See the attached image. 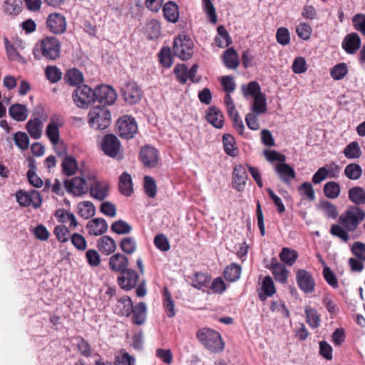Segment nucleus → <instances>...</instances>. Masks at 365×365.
<instances>
[{
	"label": "nucleus",
	"instance_id": "nucleus-1",
	"mask_svg": "<svg viewBox=\"0 0 365 365\" xmlns=\"http://www.w3.org/2000/svg\"><path fill=\"white\" fill-rule=\"evenodd\" d=\"M79 174V176L65 180L66 190L76 196L87 193L91 188V183L96 178L95 173L87 169H81Z\"/></svg>",
	"mask_w": 365,
	"mask_h": 365
},
{
	"label": "nucleus",
	"instance_id": "nucleus-2",
	"mask_svg": "<svg viewBox=\"0 0 365 365\" xmlns=\"http://www.w3.org/2000/svg\"><path fill=\"white\" fill-rule=\"evenodd\" d=\"M200 344L212 353H220L225 349V344L217 331L210 328H202L196 333Z\"/></svg>",
	"mask_w": 365,
	"mask_h": 365
},
{
	"label": "nucleus",
	"instance_id": "nucleus-3",
	"mask_svg": "<svg viewBox=\"0 0 365 365\" xmlns=\"http://www.w3.org/2000/svg\"><path fill=\"white\" fill-rule=\"evenodd\" d=\"M365 220V211L359 206H349L339 216V223L347 231L355 232Z\"/></svg>",
	"mask_w": 365,
	"mask_h": 365
},
{
	"label": "nucleus",
	"instance_id": "nucleus-4",
	"mask_svg": "<svg viewBox=\"0 0 365 365\" xmlns=\"http://www.w3.org/2000/svg\"><path fill=\"white\" fill-rule=\"evenodd\" d=\"M88 123L96 130H104L110 125V112L105 107L95 106L88 113Z\"/></svg>",
	"mask_w": 365,
	"mask_h": 365
},
{
	"label": "nucleus",
	"instance_id": "nucleus-5",
	"mask_svg": "<svg viewBox=\"0 0 365 365\" xmlns=\"http://www.w3.org/2000/svg\"><path fill=\"white\" fill-rule=\"evenodd\" d=\"M40 53L44 58L55 61L61 54V42L55 36H46L40 43Z\"/></svg>",
	"mask_w": 365,
	"mask_h": 365
},
{
	"label": "nucleus",
	"instance_id": "nucleus-6",
	"mask_svg": "<svg viewBox=\"0 0 365 365\" xmlns=\"http://www.w3.org/2000/svg\"><path fill=\"white\" fill-rule=\"evenodd\" d=\"M73 99L78 107L86 108L96 102V88L92 89L87 85L78 86L73 93Z\"/></svg>",
	"mask_w": 365,
	"mask_h": 365
},
{
	"label": "nucleus",
	"instance_id": "nucleus-7",
	"mask_svg": "<svg viewBox=\"0 0 365 365\" xmlns=\"http://www.w3.org/2000/svg\"><path fill=\"white\" fill-rule=\"evenodd\" d=\"M101 149L109 157L118 160L123 158L120 143L113 134H108L103 137L101 142Z\"/></svg>",
	"mask_w": 365,
	"mask_h": 365
},
{
	"label": "nucleus",
	"instance_id": "nucleus-8",
	"mask_svg": "<svg viewBox=\"0 0 365 365\" xmlns=\"http://www.w3.org/2000/svg\"><path fill=\"white\" fill-rule=\"evenodd\" d=\"M191 39L186 36H179L175 38L173 43V53L175 56L185 61L191 58L193 50Z\"/></svg>",
	"mask_w": 365,
	"mask_h": 365
},
{
	"label": "nucleus",
	"instance_id": "nucleus-9",
	"mask_svg": "<svg viewBox=\"0 0 365 365\" xmlns=\"http://www.w3.org/2000/svg\"><path fill=\"white\" fill-rule=\"evenodd\" d=\"M116 127L119 135L125 139H131L138 131V125L134 118L129 115H123L120 118Z\"/></svg>",
	"mask_w": 365,
	"mask_h": 365
},
{
	"label": "nucleus",
	"instance_id": "nucleus-10",
	"mask_svg": "<svg viewBox=\"0 0 365 365\" xmlns=\"http://www.w3.org/2000/svg\"><path fill=\"white\" fill-rule=\"evenodd\" d=\"M120 91L125 101L130 104L137 103L141 99V89L134 81L125 82L121 86Z\"/></svg>",
	"mask_w": 365,
	"mask_h": 365
},
{
	"label": "nucleus",
	"instance_id": "nucleus-11",
	"mask_svg": "<svg viewBox=\"0 0 365 365\" xmlns=\"http://www.w3.org/2000/svg\"><path fill=\"white\" fill-rule=\"evenodd\" d=\"M16 197L17 202L23 207L32 205L34 208H38L42 202L40 193L35 190L29 192L19 190L16 192Z\"/></svg>",
	"mask_w": 365,
	"mask_h": 365
},
{
	"label": "nucleus",
	"instance_id": "nucleus-12",
	"mask_svg": "<svg viewBox=\"0 0 365 365\" xmlns=\"http://www.w3.org/2000/svg\"><path fill=\"white\" fill-rule=\"evenodd\" d=\"M46 27L54 34L59 35L63 34L67 27L65 16L59 13L49 14L46 19Z\"/></svg>",
	"mask_w": 365,
	"mask_h": 365
},
{
	"label": "nucleus",
	"instance_id": "nucleus-13",
	"mask_svg": "<svg viewBox=\"0 0 365 365\" xmlns=\"http://www.w3.org/2000/svg\"><path fill=\"white\" fill-rule=\"evenodd\" d=\"M96 101L105 105H112L117 98L116 92L113 88L106 85H99L96 87Z\"/></svg>",
	"mask_w": 365,
	"mask_h": 365
},
{
	"label": "nucleus",
	"instance_id": "nucleus-14",
	"mask_svg": "<svg viewBox=\"0 0 365 365\" xmlns=\"http://www.w3.org/2000/svg\"><path fill=\"white\" fill-rule=\"evenodd\" d=\"M63 122L61 118L58 115H53L50 118V122L46 129V135L50 140L52 145H55L60 140L59 128L61 127Z\"/></svg>",
	"mask_w": 365,
	"mask_h": 365
},
{
	"label": "nucleus",
	"instance_id": "nucleus-15",
	"mask_svg": "<svg viewBox=\"0 0 365 365\" xmlns=\"http://www.w3.org/2000/svg\"><path fill=\"white\" fill-rule=\"evenodd\" d=\"M297 283L305 293H312L314 291L315 282L312 274L305 269H299L296 274Z\"/></svg>",
	"mask_w": 365,
	"mask_h": 365
},
{
	"label": "nucleus",
	"instance_id": "nucleus-16",
	"mask_svg": "<svg viewBox=\"0 0 365 365\" xmlns=\"http://www.w3.org/2000/svg\"><path fill=\"white\" fill-rule=\"evenodd\" d=\"M138 280V274L132 269H126L123 271L118 278L119 286L125 290H130L135 287Z\"/></svg>",
	"mask_w": 365,
	"mask_h": 365
},
{
	"label": "nucleus",
	"instance_id": "nucleus-17",
	"mask_svg": "<svg viewBox=\"0 0 365 365\" xmlns=\"http://www.w3.org/2000/svg\"><path fill=\"white\" fill-rule=\"evenodd\" d=\"M274 169L280 180L285 185H289L296 178L294 169L285 162L275 164Z\"/></svg>",
	"mask_w": 365,
	"mask_h": 365
},
{
	"label": "nucleus",
	"instance_id": "nucleus-18",
	"mask_svg": "<svg viewBox=\"0 0 365 365\" xmlns=\"http://www.w3.org/2000/svg\"><path fill=\"white\" fill-rule=\"evenodd\" d=\"M140 159L145 167L154 168L159 160L158 150L152 146L146 145L141 149Z\"/></svg>",
	"mask_w": 365,
	"mask_h": 365
},
{
	"label": "nucleus",
	"instance_id": "nucleus-19",
	"mask_svg": "<svg viewBox=\"0 0 365 365\" xmlns=\"http://www.w3.org/2000/svg\"><path fill=\"white\" fill-rule=\"evenodd\" d=\"M232 187L237 191L241 192L245 189L248 175L245 166L236 165L232 172Z\"/></svg>",
	"mask_w": 365,
	"mask_h": 365
},
{
	"label": "nucleus",
	"instance_id": "nucleus-20",
	"mask_svg": "<svg viewBox=\"0 0 365 365\" xmlns=\"http://www.w3.org/2000/svg\"><path fill=\"white\" fill-rule=\"evenodd\" d=\"M361 46V38L356 33L346 35L342 42V48L349 54L355 53Z\"/></svg>",
	"mask_w": 365,
	"mask_h": 365
},
{
	"label": "nucleus",
	"instance_id": "nucleus-21",
	"mask_svg": "<svg viewBox=\"0 0 365 365\" xmlns=\"http://www.w3.org/2000/svg\"><path fill=\"white\" fill-rule=\"evenodd\" d=\"M271 269L274 279L282 284H285L288 278V270L284 265L279 263L277 259L273 258L269 266L267 267Z\"/></svg>",
	"mask_w": 365,
	"mask_h": 365
},
{
	"label": "nucleus",
	"instance_id": "nucleus-22",
	"mask_svg": "<svg viewBox=\"0 0 365 365\" xmlns=\"http://www.w3.org/2000/svg\"><path fill=\"white\" fill-rule=\"evenodd\" d=\"M129 261L127 257L120 253L112 255L109 259L110 268L116 272H122L128 269Z\"/></svg>",
	"mask_w": 365,
	"mask_h": 365
},
{
	"label": "nucleus",
	"instance_id": "nucleus-23",
	"mask_svg": "<svg viewBox=\"0 0 365 365\" xmlns=\"http://www.w3.org/2000/svg\"><path fill=\"white\" fill-rule=\"evenodd\" d=\"M87 229L91 235H101L108 230V225L103 218H95L87 224Z\"/></svg>",
	"mask_w": 365,
	"mask_h": 365
},
{
	"label": "nucleus",
	"instance_id": "nucleus-24",
	"mask_svg": "<svg viewBox=\"0 0 365 365\" xmlns=\"http://www.w3.org/2000/svg\"><path fill=\"white\" fill-rule=\"evenodd\" d=\"M132 322L137 325L144 324L147 315V307L145 303L140 302L135 306H132L131 308Z\"/></svg>",
	"mask_w": 365,
	"mask_h": 365
},
{
	"label": "nucleus",
	"instance_id": "nucleus-25",
	"mask_svg": "<svg viewBox=\"0 0 365 365\" xmlns=\"http://www.w3.org/2000/svg\"><path fill=\"white\" fill-rule=\"evenodd\" d=\"M91 195L96 199L103 200L108 195V186L106 183L101 182L96 179L91 183L89 189Z\"/></svg>",
	"mask_w": 365,
	"mask_h": 365
},
{
	"label": "nucleus",
	"instance_id": "nucleus-26",
	"mask_svg": "<svg viewBox=\"0 0 365 365\" xmlns=\"http://www.w3.org/2000/svg\"><path fill=\"white\" fill-rule=\"evenodd\" d=\"M97 247L103 255H109L116 250V244L113 238L105 235L97 241Z\"/></svg>",
	"mask_w": 365,
	"mask_h": 365
},
{
	"label": "nucleus",
	"instance_id": "nucleus-27",
	"mask_svg": "<svg viewBox=\"0 0 365 365\" xmlns=\"http://www.w3.org/2000/svg\"><path fill=\"white\" fill-rule=\"evenodd\" d=\"M132 306L131 299L125 296L118 300L114 312L118 315L128 317L131 314Z\"/></svg>",
	"mask_w": 365,
	"mask_h": 365
},
{
	"label": "nucleus",
	"instance_id": "nucleus-28",
	"mask_svg": "<svg viewBox=\"0 0 365 365\" xmlns=\"http://www.w3.org/2000/svg\"><path fill=\"white\" fill-rule=\"evenodd\" d=\"M207 120L216 128H221L224 125L223 115L216 107H210L206 114Z\"/></svg>",
	"mask_w": 365,
	"mask_h": 365
},
{
	"label": "nucleus",
	"instance_id": "nucleus-29",
	"mask_svg": "<svg viewBox=\"0 0 365 365\" xmlns=\"http://www.w3.org/2000/svg\"><path fill=\"white\" fill-rule=\"evenodd\" d=\"M119 190L121 194L130 196L133 193V181L130 174L126 172L122 173L119 178Z\"/></svg>",
	"mask_w": 365,
	"mask_h": 365
},
{
	"label": "nucleus",
	"instance_id": "nucleus-30",
	"mask_svg": "<svg viewBox=\"0 0 365 365\" xmlns=\"http://www.w3.org/2000/svg\"><path fill=\"white\" fill-rule=\"evenodd\" d=\"M9 113L16 121L25 120L29 115L26 106L19 103L12 105L9 109Z\"/></svg>",
	"mask_w": 365,
	"mask_h": 365
},
{
	"label": "nucleus",
	"instance_id": "nucleus-31",
	"mask_svg": "<svg viewBox=\"0 0 365 365\" xmlns=\"http://www.w3.org/2000/svg\"><path fill=\"white\" fill-rule=\"evenodd\" d=\"M276 292L274 282L270 276H266L262 282V292L259 293V298L264 301L267 297L272 296Z\"/></svg>",
	"mask_w": 365,
	"mask_h": 365
},
{
	"label": "nucleus",
	"instance_id": "nucleus-32",
	"mask_svg": "<svg viewBox=\"0 0 365 365\" xmlns=\"http://www.w3.org/2000/svg\"><path fill=\"white\" fill-rule=\"evenodd\" d=\"M163 14L168 21L176 23L179 19L178 5L173 1L167 2L163 7Z\"/></svg>",
	"mask_w": 365,
	"mask_h": 365
},
{
	"label": "nucleus",
	"instance_id": "nucleus-33",
	"mask_svg": "<svg viewBox=\"0 0 365 365\" xmlns=\"http://www.w3.org/2000/svg\"><path fill=\"white\" fill-rule=\"evenodd\" d=\"M349 198L355 205L354 206L365 204V190L363 187L356 186L349 190Z\"/></svg>",
	"mask_w": 365,
	"mask_h": 365
},
{
	"label": "nucleus",
	"instance_id": "nucleus-34",
	"mask_svg": "<svg viewBox=\"0 0 365 365\" xmlns=\"http://www.w3.org/2000/svg\"><path fill=\"white\" fill-rule=\"evenodd\" d=\"M26 129L31 138L34 139L40 138L42 133L41 120L37 118L29 120L26 124Z\"/></svg>",
	"mask_w": 365,
	"mask_h": 365
},
{
	"label": "nucleus",
	"instance_id": "nucleus-35",
	"mask_svg": "<svg viewBox=\"0 0 365 365\" xmlns=\"http://www.w3.org/2000/svg\"><path fill=\"white\" fill-rule=\"evenodd\" d=\"M253 103L251 110L256 114H264L267 110L266 96L264 93L257 95L253 98Z\"/></svg>",
	"mask_w": 365,
	"mask_h": 365
},
{
	"label": "nucleus",
	"instance_id": "nucleus-36",
	"mask_svg": "<svg viewBox=\"0 0 365 365\" xmlns=\"http://www.w3.org/2000/svg\"><path fill=\"white\" fill-rule=\"evenodd\" d=\"M343 153L348 159H357L361 156L362 152L356 141L349 143L344 149Z\"/></svg>",
	"mask_w": 365,
	"mask_h": 365
},
{
	"label": "nucleus",
	"instance_id": "nucleus-37",
	"mask_svg": "<svg viewBox=\"0 0 365 365\" xmlns=\"http://www.w3.org/2000/svg\"><path fill=\"white\" fill-rule=\"evenodd\" d=\"M78 214L84 219L93 217L96 212L93 204L90 201H83L78 204Z\"/></svg>",
	"mask_w": 365,
	"mask_h": 365
},
{
	"label": "nucleus",
	"instance_id": "nucleus-38",
	"mask_svg": "<svg viewBox=\"0 0 365 365\" xmlns=\"http://www.w3.org/2000/svg\"><path fill=\"white\" fill-rule=\"evenodd\" d=\"M163 298V306L168 317L170 318L174 317L175 316V304L167 287L164 288Z\"/></svg>",
	"mask_w": 365,
	"mask_h": 365
},
{
	"label": "nucleus",
	"instance_id": "nucleus-39",
	"mask_svg": "<svg viewBox=\"0 0 365 365\" xmlns=\"http://www.w3.org/2000/svg\"><path fill=\"white\" fill-rule=\"evenodd\" d=\"M361 167L356 163H350L344 169V175L347 178L352 180L359 179L362 175Z\"/></svg>",
	"mask_w": 365,
	"mask_h": 365
},
{
	"label": "nucleus",
	"instance_id": "nucleus-40",
	"mask_svg": "<svg viewBox=\"0 0 365 365\" xmlns=\"http://www.w3.org/2000/svg\"><path fill=\"white\" fill-rule=\"evenodd\" d=\"M63 172L68 176L73 175L77 169L78 165L74 157L66 156L62 163Z\"/></svg>",
	"mask_w": 365,
	"mask_h": 365
},
{
	"label": "nucleus",
	"instance_id": "nucleus-41",
	"mask_svg": "<svg viewBox=\"0 0 365 365\" xmlns=\"http://www.w3.org/2000/svg\"><path fill=\"white\" fill-rule=\"evenodd\" d=\"M298 257L297 251L288 247H284L279 254L280 259L289 266H292Z\"/></svg>",
	"mask_w": 365,
	"mask_h": 365
},
{
	"label": "nucleus",
	"instance_id": "nucleus-42",
	"mask_svg": "<svg viewBox=\"0 0 365 365\" xmlns=\"http://www.w3.org/2000/svg\"><path fill=\"white\" fill-rule=\"evenodd\" d=\"M324 192L328 198L335 199L340 194V186L336 182H328L324 185Z\"/></svg>",
	"mask_w": 365,
	"mask_h": 365
},
{
	"label": "nucleus",
	"instance_id": "nucleus-43",
	"mask_svg": "<svg viewBox=\"0 0 365 365\" xmlns=\"http://www.w3.org/2000/svg\"><path fill=\"white\" fill-rule=\"evenodd\" d=\"M3 11L7 15H17L21 11V6L17 0H4Z\"/></svg>",
	"mask_w": 365,
	"mask_h": 365
},
{
	"label": "nucleus",
	"instance_id": "nucleus-44",
	"mask_svg": "<svg viewBox=\"0 0 365 365\" xmlns=\"http://www.w3.org/2000/svg\"><path fill=\"white\" fill-rule=\"evenodd\" d=\"M242 89L244 96L246 98L247 96L255 98V96H257V95L262 94L261 92V88L259 83L256 81H250L247 86L243 85L242 86Z\"/></svg>",
	"mask_w": 365,
	"mask_h": 365
},
{
	"label": "nucleus",
	"instance_id": "nucleus-45",
	"mask_svg": "<svg viewBox=\"0 0 365 365\" xmlns=\"http://www.w3.org/2000/svg\"><path fill=\"white\" fill-rule=\"evenodd\" d=\"M65 79L70 85H78L83 82V76L82 73L78 69L68 70L65 76Z\"/></svg>",
	"mask_w": 365,
	"mask_h": 365
},
{
	"label": "nucleus",
	"instance_id": "nucleus-46",
	"mask_svg": "<svg viewBox=\"0 0 365 365\" xmlns=\"http://www.w3.org/2000/svg\"><path fill=\"white\" fill-rule=\"evenodd\" d=\"M120 247L122 251L128 255L134 253L137 249L136 242L132 237H124L120 243Z\"/></svg>",
	"mask_w": 365,
	"mask_h": 365
},
{
	"label": "nucleus",
	"instance_id": "nucleus-47",
	"mask_svg": "<svg viewBox=\"0 0 365 365\" xmlns=\"http://www.w3.org/2000/svg\"><path fill=\"white\" fill-rule=\"evenodd\" d=\"M111 230L118 235H125L131 232L132 227L125 221L119 220L112 224Z\"/></svg>",
	"mask_w": 365,
	"mask_h": 365
},
{
	"label": "nucleus",
	"instance_id": "nucleus-48",
	"mask_svg": "<svg viewBox=\"0 0 365 365\" xmlns=\"http://www.w3.org/2000/svg\"><path fill=\"white\" fill-rule=\"evenodd\" d=\"M348 73V68L345 63L335 65L330 71L331 76L336 81L342 79Z\"/></svg>",
	"mask_w": 365,
	"mask_h": 365
},
{
	"label": "nucleus",
	"instance_id": "nucleus-49",
	"mask_svg": "<svg viewBox=\"0 0 365 365\" xmlns=\"http://www.w3.org/2000/svg\"><path fill=\"white\" fill-rule=\"evenodd\" d=\"M210 281V277L205 273L197 272L195 273L192 281V285L199 289L207 287Z\"/></svg>",
	"mask_w": 365,
	"mask_h": 365
},
{
	"label": "nucleus",
	"instance_id": "nucleus-50",
	"mask_svg": "<svg viewBox=\"0 0 365 365\" xmlns=\"http://www.w3.org/2000/svg\"><path fill=\"white\" fill-rule=\"evenodd\" d=\"M349 231H347L340 224H334L331 226L330 233L333 236L337 237L342 241L346 242L349 240V235L348 234Z\"/></svg>",
	"mask_w": 365,
	"mask_h": 365
},
{
	"label": "nucleus",
	"instance_id": "nucleus-51",
	"mask_svg": "<svg viewBox=\"0 0 365 365\" xmlns=\"http://www.w3.org/2000/svg\"><path fill=\"white\" fill-rule=\"evenodd\" d=\"M305 314L307 324L312 328L315 329L320 325V317L314 309H306Z\"/></svg>",
	"mask_w": 365,
	"mask_h": 365
},
{
	"label": "nucleus",
	"instance_id": "nucleus-52",
	"mask_svg": "<svg viewBox=\"0 0 365 365\" xmlns=\"http://www.w3.org/2000/svg\"><path fill=\"white\" fill-rule=\"evenodd\" d=\"M319 207L328 217L335 219L338 216L336 207L329 201L321 202Z\"/></svg>",
	"mask_w": 365,
	"mask_h": 365
},
{
	"label": "nucleus",
	"instance_id": "nucleus-53",
	"mask_svg": "<svg viewBox=\"0 0 365 365\" xmlns=\"http://www.w3.org/2000/svg\"><path fill=\"white\" fill-rule=\"evenodd\" d=\"M134 364L135 358L124 350H121L115 359V365H134Z\"/></svg>",
	"mask_w": 365,
	"mask_h": 365
},
{
	"label": "nucleus",
	"instance_id": "nucleus-54",
	"mask_svg": "<svg viewBox=\"0 0 365 365\" xmlns=\"http://www.w3.org/2000/svg\"><path fill=\"white\" fill-rule=\"evenodd\" d=\"M15 144L21 150H26L29 146V139L26 133L17 132L14 134Z\"/></svg>",
	"mask_w": 365,
	"mask_h": 365
},
{
	"label": "nucleus",
	"instance_id": "nucleus-55",
	"mask_svg": "<svg viewBox=\"0 0 365 365\" xmlns=\"http://www.w3.org/2000/svg\"><path fill=\"white\" fill-rule=\"evenodd\" d=\"M6 42V50L7 56L9 60L13 61H18L20 63H26V61L17 52L16 48L9 43L7 39L5 40Z\"/></svg>",
	"mask_w": 365,
	"mask_h": 365
},
{
	"label": "nucleus",
	"instance_id": "nucleus-56",
	"mask_svg": "<svg viewBox=\"0 0 365 365\" xmlns=\"http://www.w3.org/2000/svg\"><path fill=\"white\" fill-rule=\"evenodd\" d=\"M144 190L149 197H154L156 195V184L154 179L150 176L144 178Z\"/></svg>",
	"mask_w": 365,
	"mask_h": 365
},
{
	"label": "nucleus",
	"instance_id": "nucleus-57",
	"mask_svg": "<svg viewBox=\"0 0 365 365\" xmlns=\"http://www.w3.org/2000/svg\"><path fill=\"white\" fill-rule=\"evenodd\" d=\"M263 154L267 161L270 163L277 161L278 163H282L283 162H286V156L276 150H264Z\"/></svg>",
	"mask_w": 365,
	"mask_h": 365
},
{
	"label": "nucleus",
	"instance_id": "nucleus-58",
	"mask_svg": "<svg viewBox=\"0 0 365 365\" xmlns=\"http://www.w3.org/2000/svg\"><path fill=\"white\" fill-rule=\"evenodd\" d=\"M154 244L162 252H167L170 248L169 240L164 234L157 235L154 238Z\"/></svg>",
	"mask_w": 365,
	"mask_h": 365
},
{
	"label": "nucleus",
	"instance_id": "nucleus-59",
	"mask_svg": "<svg viewBox=\"0 0 365 365\" xmlns=\"http://www.w3.org/2000/svg\"><path fill=\"white\" fill-rule=\"evenodd\" d=\"M298 36L303 40L309 39L312 29L311 26L307 23H300L296 28Z\"/></svg>",
	"mask_w": 365,
	"mask_h": 365
},
{
	"label": "nucleus",
	"instance_id": "nucleus-60",
	"mask_svg": "<svg viewBox=\"0 0 365 365\" xmlns=\"http://www.w3.org/2000/svg\"><path fill=\"white\" fill-rule=\"evenodd\" d=\"M45 73L46 77L51 83H56L61 78L62 73L56 66H48Z\"/></svg>",
	"mask_w": 365,
	"mask_h": 365
},
{
	"label": "nucleus",
	"instance_id": "nucleus-61",
	"mask_svg": "<svg viewBox=\"0 0 365 365\" xmlns=\"http://www.w3.org/2000/svg\"><path fill=\"white\" fill-rule=\"evenodd\" d=\"M277 41L282 45L286 46L290 42V34L289 30L285 27H280L276 33Z\"/></svg>",
	"mask_w": 365,
	"mask_h": 365
},
{
	"label": "nucleus",
	"instance_id": "nucleus-62",
	"mask_svg": "<svg viewBox=\"0 0 365 365\" xmlns=\"http://www.w3.org/2000/svg\"><path fill=\"white\" fill-rule=\"evenodd\" d=\"M352 23L355 30L365 36V14H357L352 18Z\"/></svg>",
	"mask_w": 365,
	"mask_h": 365
},
{
	"label": "nucleus",
	"instance_id": "nucleus-63",
	"mask_svg": "<svg viewBox=\"0 0 365 365\" xmlns=\"http://www.w3.org/2000/svg\"><path fill=\"white\" fill-rule=\"evenodd\" d=\"M54 235L58 241L61 242H66L69 239L68 229L63 225H58L54 228Z\"/></svg>",
	"mask_w": 365,
	"mask_h": 365
},
{
	"label": "nucleus",
	"instance_id": "nucleus-64",
	"mask_svg": "<svg viewBox=\"0 0 365 365\" xmlns=\"http://www.w3.org/2000/svg\"><path fill=\"white\" fill-rule=\"evenodd\" d=\"M351 252L354 255L361 261H365V244L361 242H356L353 244Z\"/></svg>",
	"mask_w": 365,
	"mask_h": 365
}]
</instances>
